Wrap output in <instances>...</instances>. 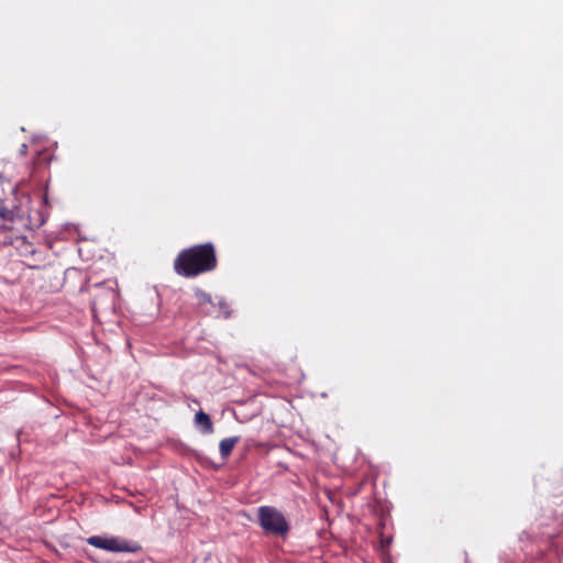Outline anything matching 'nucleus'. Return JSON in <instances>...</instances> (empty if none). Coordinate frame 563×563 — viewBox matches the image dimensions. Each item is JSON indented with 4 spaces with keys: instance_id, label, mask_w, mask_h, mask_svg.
I'll list each match as a JSON object with an SVG mask.
<instances>
[{
    "instance_id": "1",
    "label": "nucleus",
    "mask_w": 563,
    "mask_h": 563,
    "mask_svg": "<svg viewBox=\"0 0 563 563\" xmlns=\"http://www.w3.org/2000/svg\"><path fill=\"white\" fill-rule=\"evenodd\" d=\"M217 266V252L211 242L185 249L178 253L174 261L175 273L185 278H192L212 272Z\"/></svg>"
},
{
    "instance_id": "2",
    "label": "nucleus",
    "mask_w": 563,
    "mask_h": 563,
    "mask_svg": "<svg viewBox=\"0 0 563 563\" xmlns=\"http://www.w3.org/2000/svg\"><path fill=\"white\" fill-rule=\"evenodd\" d=\"M257 522L265 534L286 537L290 526L284 514L273 506H261L257 509Z\"/></svg>"
},
{
    "instance_id": "3",
    "label": "nucleus",
    "mask_w": 563,
    "mask_h": 563,
    "mask_svg": "<svg viewBox=\"0 0 563 563\" xmlns=\"http://www.w3.org/2000/svg\"><path fill=\"white\" fill-rule=\"evenodd\" d=\"M88 544L106 550L108 552H128L135 553L141 550V545L134 541H128L121 538H106L101 536H92L87 539Z\"/></svg>"
},
{
    "instance_id": "4",
    "label": "nucleus",
    "mask_w": 563,
    "mask_h": 563,
    "mask_svg": "<svg viewBox=\"0 0 563 563\" xmlns=\"http://www.w3.org/2000/svg\"><path fill=\"white\" fill-rule=\"evenodd\" d=\"M29 207H27V213L24 214L22 210H19L16 216L20 218L26 219V227L31 230H35L41 228L47 218L46 211L44 210L42 206V201L37 203V206H33L32 201L27 198Z\"/></svg>"
},
{
    "instance_id": "5",
    "label": "nucleus",
    "mask_w": 563,
    "mask_h": 563,
    "mask_svg": "<svg viewBox=\"0 0 563 563\" xmlns=\"http://www.w3.org/2000/svg\"><path fill=\"white\" fill-rule=\"evenodd\" d=\"M239 441H240L239 437L222 439L219 443V450H220L221 456L223 459L229 457Z\"/></svg>"
},
{
    "instance_id": "6",
    "label": "nucleus",
    "mask_w": 563,
    "mask_h": 563,
    "mask_svg": "<svg viewBox=\"0 0 563 563\" xmlns=\"http://www.w3.org/2000/svg\"><path fill=\"white\" fill-rule=\"evenodd\" d=\"M195 422L202 428L203 433H211L213 424L210 417L202 410H199L195 416Z\"/></svg>"
},
{
    "instance_id": "7",
    "label": "nucleus",
    "mask_w": 563,
    "mask_h": 563,
    "mask_svg": "<svg viewBox=\"0 0 563 563\" xmlns=\"http://www.w3.org/2000/svg\"><path fill=\"white\" fill-rule=\"evenodd\" d=\"M195 297L197 299V303L200 307H203L205 305H211L212 303L211 296L209 294H207L206 291L201 290V289H197L195 291Z\"/></svg>"
},
{
    "instance_id": "8",
    "label": "nucleus",
    "mask_w": 563,
    "mask_h": 563,
    "mask_svg": "<svg viewBox=\"0 0 563 563\" xmlns=\"http://www.w3.org/2000/svg\"><path fill=\"white\" fill-rule=\"evenodd\" d=\"M15 217V213L13 210L7 208L4 203L0 206V218L4 221H12Z\"/></svg>"
},
{
    "instance_id": "9",
    "label": "nucleus",
    "mask_w": 563,
    "mask_h": 563,
    "mask_svg": "<svg viewBox=\"0 0 563 563\" xmlns=\"http://www.w3.org/2000/svg\"><path fill=\"white\" fill-rule=\"evenodd\" d=\"M3 203V201L0 200V206Z\"/></svg>"
}]
</instances>
